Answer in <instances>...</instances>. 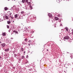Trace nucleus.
Returning <instances> with one entry per match:
<instances>
[{
    "instance_id": "obj_10",
    "label": "nucleus",
    "mask_w": 73,
    "mask_h": 73,
    "mask_svg": "<svg viewBox=\"0 0 73 73\" xmlns=\"http://www.w3.org/2000/svg\"><path fill=\"white\" fill-rule=\"evenodd\" d=\"M18 16V15L17 14H16L15 15V18L16 19L17 18V17H17Z\"/></svg>"
},
{
    "instance_id": "obj_23",
    "label": "nucleus",
    "mask_w": 73,
    "mask_h": 73,
    "mask_svg": "<svg viewBox=\"0 0 73 73\" xmlns=\"http://www.w3.org/2000/svg\"><path fill=\"white\" fill-rule=\"evenodd\" d=\"M23 8H25V9H26V6H25V7H23Z\"/></svg>"
},
{
    "instance_id": "obj_48",
    "label": "nucleus",
    "mask_w": 73,
    "mask_h": 73,
    "mask_svg": "<svg viewBox=\"0 0 73 73\" xmlns=\"http://www.w3.org/2000/svg\"><path fill=\"white\" fill-rule=\"evenodd\" d=\"M13 53L14 54V53H15L13 52Z\"/></svg>"
},
{
    "instance_id": "obj_41",
    "label": "nucleus",
    "mask_w": 73,
    "mask_h": 73,
    "mask_svg": "<svg viewBox=\"0 0 73 73\" xmlns=\"http://www.w3.org/2000/svg\"><path fill=\"white\" fill-rule=\"evenodd\" d=\"M59 1H60L61 0H58Z\"/></svg>"
},
{
    "instance_id": "obj_13",
    "label": "nucleus",
    "mask_w": 73,
    "mask_h": 73,
    "mask_svg": "<svg viewBox=\"0 0 73 73\" xmlns=\"http://www.w3.org/2000/svg\"><path fill=\"white\" fill-rule=\"evenodd\" d=\"M21 50H22V52H23V51L24 50V48L22 47L21 48Z\"/></svg>"
},
{
    "instance_id": "obj_9",
    "label": "nucleus",
    "mask_w": 73,
    "mask_h": 73,
    "mask_svg": "<svg viewBox=\"0 0 73 73\" xmlns=\"http://www.w3.org/2000/svg\"><path fill=\"white\" fill-rule=\"evenodd\" d=\"M5 19H7V20L9 19V18H8V16L7 15H6L5 16Z\"/></svg>"
},
{
    "instance_id": "obj_12",
    "label": "nucleus",
    "mask_w": 73,
    "mask_h": 73,
    "mask_svg": "<svg viewBox=\"0 0 73 73\" xmlns=\"http://www.w3.org/2000/svg\"><path fill=\"white\" fill-rule=\"evenodd\" d=\"M65 29H66V31H68V28L67 27L65 28Z\"/></svg>"
},
{
    "instance_id": "obj_45",
    "label": "nucleus",
    "mask_w": 73,
    "mask_h": 73,
    "mask_svg": "<svg viewBox=\"0 0 73 73\" xmlns=\"http://www.w3.org/2000/svg\"><path fill=\"white\" fill-rule=\"evenodd\" d=\"M47 51H48V50L47 49Z\"/></svg>"
},
{
    "instance_id": "obj_40",
    "label": "nucleus",
    "mask_w": 73,
    "mask_h": 73,
    "mask_svg": "<svg viewBox=\"0 0 73 73\" xmlns=\"http://www.w3.org/2000/svg\"><path fill=\"white\" fill-rule=\"evenodd\" d=\"M24 53H25V51L24 52Z\"/></svg>"
},
{
    "instance_id": "obj_50",
    "label": "nucleus",
    "mask_w": 73,
    "mask_h": 73,
    "mask_svg": "<svg viewBox=\"0 0 73 73\" xmlns=\"http://www.w3.org/2000/svg\"><path fill=\"white\" fill-rule=\"evenodd\" d=\"M13 22H14V21H13Z\"/></svg>"
},
{
    "instance_id": "obj_26",
    "label": "nucleus",
    "mask_w": 73,
    "mask_h": 73,
    "mask_svg": "<svg viewBox=\"0 0 73 73\" xmlns=\"http://www.w3.org/2000/svg\"><path fill=\"white\" fill-rule=\"evenodd\" d=\"M12 39H13V38H11V39H10V40H11V41H12Z\"/></svg>"
},
{
    "instance_id": "obj_18",
    "label": "nucleus",
    "mask_w": 73,
    "mask_h": 73,
    "mask_svg": "<svg viewBox=\"0 0 73 73\" xmlns=\"http://www.w3.org/2000/svg\"><path fill=\"white\" fill-rule=\"evenodd\" d=\"M7 28L8 29L9 28V25H7Z\"/></svg>"
},
{
    "instance_id": "obj_33",
    "label": "nucleus",
    "mask_w": 73,
    "mask_h": 73,
    "mask_svg": "<svg viewBox=\"0 0 73 73\" xmlns=\"http://www.w3.org/2000/svg\"><path fill=\"white\" fill-rule=\"evenodd\" d=\"M26 1L27 2V3L28 1V0H26Z\"/></svg>"
},
{
    "instance_id": "obj_34",
    "label": "nucleus",
    "mask_w": 73,
    "mask_h": 73,
    "mask_svg": "<svg viewBox=\"0 0 73 73\" xmlns=\"http://www.w3.org/2000/svg\"><path fill=\"white\" fill-rule=\"evenodd\" d=\"M28 55H27V56H26V58H28Z\"/></svg>"
},
{
    "instance_id": "obj_16",
    "label": "nucleus",
    "mask_w": 73,
    "mask_h": 73,
    "mask_svg": "<svg viewBox=\"0 0 73 73\" xmlns=\"http://www.w3.org/2000/svg\"><path fill=\"white\" fill-rule=\"evenodd\" d=\"M28 62V61L26 60L25 63H24V64H27Z\"/></svg>"
},
{
    "instance_id": "obj_4",
    "label": "nucleus",
    "mask_w": 73,
    "mask_h": 73,
    "mask_svg": "<svg viewBox=\"0 0 73 73\" xmlns=\"http://www.w3.org/2000/svg\"><path fill=\"white\" fill-rule=\"evenodd\" d=\"M29 43H28V45L29 46H30L31 44H32V41L31 40H29L28 41Z\"/></svg>"
},
{
    "instance_id": "obj_3",
    "label": "nucleus",
    "mask_w": 73,
    "mask_h": 73,
    "mask_svg": "<svg viewBox=\"0 0 73 73\" xmlns=\"http://www.w3.org/2000/svg\"><path fill=\"white\" fill-rule=\"evenodd\" d=\"M2 46V48H4L5 46V43H3L1 44Z\"/></svg>"
},
{
    "instance_id": "obj_28",
    "label": "nucleus",
    "mask_w": 73,
    "mask_h": 73,
    "mask_svg": "<svg viewBox=\"0 0 73 73\" xmlns=\"http://www.w3.org/2000/svg\"><path fill=\"white\" fill-rule=\"evenodd\" d=\"M58 21H59V22L60 23V22H61V20H58Z\"/></svg>"
},
{
    "instance_id": "obj_22",
    "label": "nucleus",
    "mask_w": 73,
    "mask_h": 73,
    "mask_svg": "<svg viewBox=\"0 0 73 73\" xmlns=\"http://www.w3.org/2000/svg\"><path fill=\"white\" fill-rule=\"evenodd\" d=\"M24 41H26V42H27V38L25 39Z\"/></svg>"
},
{
    "instance_id": "obj_31",
    "label": "nucleus",
    "mask_w": 73,
    "mask_h": 73,
    "mask_svg": "<svg viewBox=\"0 0 73 73\" xmlns=\"http://www.w3.org/2000/svg\"><path fill=\"white\" fill-rule=\"evenodd\" d=\"M25 9H26V10H27V9H28V8L26 7Z\"/></svg>"
},
{
    "instance_id": "obj_38",
    "label": "nucleus",
    "mask_w": 73,
    "mask_h": 73,
    "mask_svg": "<svg viewBox=\"0 0 73 73\" xmlns=\"http://www.w3.org/2000/svg\"><path fill=\"white\" fill-rule=\"evenodd\" d=\"M21 19V17H19V18H18V19Z\"/></svg>"
},
{
    "instance_id": "obj_47",
    "label": "nucleus",
    "mask_w": 73,
    "mask_h": 73,
    "mask_svg": "<svg viewBox=\"0 0 73 73\" xmlns=\"http://www.w3.org/2000/svg\"><path fill=\"white\" fill-rule=\"evenodd\" d=\"M55 26H56L55 25H54V27H55Z\"/></svg>"
},
{
    "instance_id": "obj_5",
    "label": "nucleus",
    "mask_w": 73,
    "mask_h": 73,
    "mask_svg": "<svg viewBox=\"0 0 73 73\" xmlns=\"http://www.w3.org/2000/svg\"><path fill=\"white\" fill-rule=\"evenodd\" d=\"M48 15L49 17H51V18H52V14L50 13H48Z\"/></svg>"
},
{
    "instance_id": "obj_39",
    "label": "nucleus",
    "mask_w": 73,
    "mask_h": 73,
    "mask_svg": "<svg viewBox=\"0 0 73 73\" xmlns=\"http://www.w3.org/2000/svg\"><path fill=\"white\" fill-rule=\"evenodd\" d=\"M0 44H1V41H0Z\"/></svg>"
},
{
    "instance_id": "obj_27",
    "label": "nucleus",
    "mask_w": 73,
    "mask_h": 73,
    "mask_svg": "<svg viewBox=\"0 0 73 73\" xmlns=\"http://www.w3.org/2000/svg\"><path fill=\"white\" fill-rule=\"evenodd\" d=\"M60 26H61V27H62V26H62V24H60Z\"/></svg>"
},
{
    "instance_id": "obj_51",
    "label": "nucleus",
    "mask_w": 73,
    "mask_h": 73,
    "mask_svg": "<svg viewBox=\"0 0 73 73\" xmlns=\"http://www.w3.org/2000/svg\"><path fill=\"white\" fill-rule=\"evenodd\" d=\"M72 64H73V62H72Z\"/></svg>"
},
{
    "instance_id": "obj_14",
    "label": "nucleus",
    "mask_w": 73,
    "mask_h": 73,
    "mask_svg": "<svg viewBox=\"0 0 73 73\" xmlns=\"http://www.w3.org/2000/svg\"><path fill=\"white\" fill-rule=\"evenodd\" d=\"M7 9H8V8H7V7H5V11H7Z\"/></svg>"
},
{
    "instance_id": "obj_44",
    "label": "nucleus",
    "mask_w": 73,
    "mask_h": 73,
    "mask_svg": "<svg viewBox=\"0 0 73 73\" xmlns=\"http://www.w3.org/2000/svg\"><path fill=\"white\" fill-rule=\"evenodd\" d=\"M62 30H63V29H62L61 31H62Z\"/></svg>"
},
{
    "instance_id": "obj_29",
    "label": "nucleus",
    "mask_w": 73,
    "mask_h": 73,
    "mask_svg": "<svg viewBox=\"0 0 73 73\" xmlns=\"http://www.w3.org/2000/svg\"><path fill=\"white\" fill-rule=\"evenodd\" d=\"M27 23H29V21H28V20H27Z\"/></svg>"
},
{
    "instance_id": "obj_20",
    "label": "nucleus",
    "mask_w": 73,
    "mask_h": 73,
    "mask_svg": "<svg viewBox=\"0 0 73 73\" xmlns=\"http://www.w3.org/2000/svg\"><path fill=\"white\" fill-rule=\"evenodd\" d=\"M29 7L30 8H31V9H32V6H31V5H30L29 6Z\"/></svg>"
},
{
    "instance_id": "obj_17",
    "label": "nucleus",
    "mask_w": 73,
    "mask_h": 73,
    "mask_svg": "<svg viewBox=\"0 0 73 73\" xmlns=\"http://www.w3.org/2000/svg\"><path fill=\"white\" fill-rule=\"evenodd\" d=\"M14 56L15 57H16V56H17V54H14Z\"/></svg>"
},
{
    "instance_id": "obj_11",
    "label": "nucleus",
    "mask_w": 73,
    "mask_h": 73,
    "mask_svg": "<svg viewBox=\"0 0 73 73\" xmlns=\"http://www.w3.org/2000/svg\"><path fill=\"white\" fill-rule=\"evenodd\" d=\"M7 23L8 24H10L11 23V21H7Z\"/></svg>"
},
{
    "instance_id": "obj_36",
    "label": "nucleus",
    "mask_w": 73,
    "mask_h": 73,
    "mask_svg": "<svg viewBox=\"0 0 73 73\" xmlns=\"http://www.w3.org/2000/svg\"><path fill=\"white\" fill-rule=\"evenodd\" d=\"M13 32L16 33V31H13Z\"/></svg>"
},
{
    "instance_id": "obj_46",
    "label": "nucleus",
    "mask_w": 73,
    "mask_h": 73,
    "mask_svg": "<svg viewBox=\"0 0 73 73\" xmlns=\"http://www.w3.org/2000/svg\"><path fill=\"white\" fill-rule=\"evenodd\" d=\"M64 73H66V72H64Z\"/></svg>"
},
{
    "instance_id": "obj_21",
    "label": "nucleus",
    "mask_w": 73,
    "mask_h": 73,
    "mask_svg": "<svg viewBox=\"0 0 73 73\" xmlns=\"http://www.w3.org/2000/svg\"><path fill=\"white\" fill-rule=\"evenodd\" d=\"M24 56H22V59H23V58H24Z\"/></svg>"
},
{
    "instance_id": "obj_6",
    "label": "nucleus",
    "mask_w": 73,
    "mask_h": 73,
    "mask_svg": "<svg viewBox=\"0 0 73 73\" xmlns=\"http://www.w3.org/2000/svg\"><path fill=\"white\" fill-rule=\"evenodd\" d=\"M2 36H6V34L5 33H3L2 34Z\"/></svg>"
},
{
    "instance_id": "obj_2",
    "label": "nucleus",
    "mask_w": 73,
    "mask_h": 73,
    "mask_svg": "<svg viewBox=\"0 0 73 73\" xmlns=\"http://www.w3.org/2000/svg\"><path fill=\"white\" fill-rule=\"evenodd\" d=\"M64 38L65 40H68L69 38V37L68 36H65L64 37Z\"/></svg>"
},
{
    "instance_id": "obj_32",
    "label": "nucleus",
    "mask_w": 73,
    "mask_h": 73,
    "mask_svg": "<svg viewBox=\"0 0 73 73\" xmlns=\"http://www.w3.org/2000/svg\"><path fill=\"white\" fill-rule=\"evenodd\" d=\"M64 73H66V71H64Z\"/></svg>"
},
{
    "instance_id": "obj_1",
    "label": "nucleus",
    "mask_w": 73,
    "mask_h": 73,
    "mask_svg": "<svg viewBox=\"0 0 73 73\" xmlns=\"http://www.w3.org/2000/svg\"><path fill=\"white\" fill-rule=\"evenodd\" d=\"M9 15H8V16H9V17H11V19H13V15H12V13L10 12H9Z\"/></svg>"
},
{
    "instance_id": "obj_52",
    "label": "nucleus",
    "mask_w": 73,
    "mask_h": 73,
    "mask_svg": "<svg viewBox=\"0 0 73 73\" xmlns=\"http://www.w3.org/2000/svg\"><path fill=\"white\" fill-rule=\"evenodd\" d=\"M52 22L53 23V21H52Z\"/></svg>"
},
{
    "instance_id": "obj_8",
    "label": "nucleus",
    "mask_w": 73,
    "mask_h": 73,
    "mask_svg": "<svg viewBox=\"0 0 73 73\" xmlns=\"http://www.w3.org/2000/svg\"><path fill=\"white\" fill-rule=\"evenodd\" d=\"M54 19L55 20H58L59 19L58 18V17H55Z\"/></svg>"
},
{
    "instance_id": "obj_43",
    "label": "nucleus",
    "mask_w": 73,
    "mask_h": 73,
    "mask_svg": "<svg viewBox=\"0 0 73 73\" xmlns=\"http://www.w3.org/2000/svg\"><path fill=\"white\" fill-rule=\"evenodd\" d=\"M19 61H20V60H21L20 59H19Z\"/></svg>"
},
{
    "instance_id": "obj_25",
    "label": "nucleus",
    "mask_w": 73,
    "mask_h": 73,
    "mask_svg": "<svg viewBox=\"0 0 73 73\" xmlns=\"http://www.w3.org/2000/svg\"><path fill=\"white\" fill-rule=\"evenodd\" d=\"M28 4H29V5H31V2H28Z\"/></svg>"
},
{
    "instance_id": "obj_49",
    "label": "nucleus",
    "mask_w": 73,
    "mask_h": 73,
    "mask_svg": "<svg viewBox=\"0 0 73 73\" xmlns=\"http://www.w3.org/2000/svg\"><path fill=\"white\" fill-rule=\"evenodd\" d=\"M14 0V1H15V0Z\"/></svg>"
},
{
    "instance_id": "obj_35",
    "label": "nucleus",
    "mask_w": 73,
    "mask_h": 73,
    "mask_svg": "<svg viewBox=\"0 0 73 73\" xmlns=\"http://www.w3.org/2000/svg\"><path fill=\"white\" fill-rule=\"evenodd\" d=\"M70 57H71V58L72 59V58H73V57L72 56H70Z\"/></svg>"
},
{
    "instance_id": "obj_42",
    "label": "nucleus",
    "mask_w": 73,
    "mask_h": 73,
    "mask_svg": "<svg viewBox=\"0 0 73 73\" xmlns=\"http://www.w3.org/2000/svg\"><path fill=\"white\" fill-rule=\"evenodd\" d=\"M2 54H3V52H2Z\"/></svg>"
},
{
    "instance_id": "obj_7",
    "label": "nucleus",
    "mask_w": 73,
    "mask_h": 73,
    "mask_svg": "<svg viewBox=\"0 0 73 73\" xmlns=\"http://www.w3.org/2000/svg\"><path fill=\"white\" fill-rule=\"evenodd\" d=\"M9 50V48H7V49H5V52H8Z\"/></svg>"
},
{
    "instance_id": "obj_19",
    "label": "nucleus",
    "mask_w": 73,
    "mask_h": 73,
    "mask_svg": "<svg viewBox=\"0 0 73 73\" xmlns=\"http://www.w3.org/2000/svg\"><path fill=\"white\" fill-rule=\"evenodd\" d=\"M22 2L24 3L25 2V0H22Z\"/></svg>"
},
{
    "instance_id": "obj_30",
    "label": "nucleus",
    "mask_w": 73,
    "mask_h": 73,
    "mask_svg": "<svg viewBox=\"0 0 73 73\" xmlns=\"http://www.w3.org/2000/svg\"><path fill=\"white\" fill-rule=\"evenodd\" d=\"M13 69H15V67H13Z\"/></svg>"
},
{
    "instance_id": "obj_37",
    "label": "nucleus",
    "mask_w": 73,
    "mask_h": 73,
    "mask_svg": "<svg viewBox=\"0 0 73 73\" xmlns=\"http://www.w3.org/2000/svg\"><path fill=\"white\" fill-rule=\"evenodd\" d=\"M15 33H18V32L17 31H16Z\"/></svg>"
},
{
    "instance_id": "obj_24",
    "label": "nucleus",
    "mask_w": 73,
    "mask_h": 73,
    "mask_svg": "<svg viewBox=\"0 0 73 73\" xmlns=\"http://www.w3.org/2000/svg\"><path fill=\"white\" fill-rule=\"evenodd\" d=\"M22 44H25V42H23V43H22Z\"/></svg>"
},
{
    "instance_id": "obj_15",
    "label": "nucleus",
    "mask_w": 73,
    "mask_h": 73,
    "mask_svg": "<svg viewBox=\"0 0 73 73\" xmlns=\"http://www.w3.org/2000/svg\"><path fill=\"white\" fill-rule=\"evenodd\" d=\"M24 13V11H22L21 12V14H23V13Z\"/></svg>"
}]
</instances>
